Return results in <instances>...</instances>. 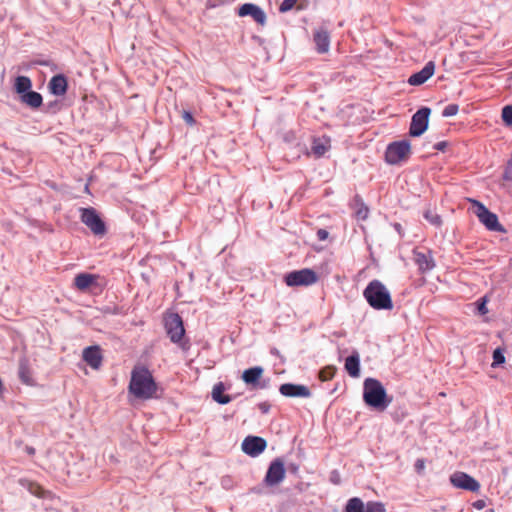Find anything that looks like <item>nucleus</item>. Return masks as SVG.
<instances>
[{
    "instance_id": "nucleus-9",
    "label": "nucleus",
    "mask_w": 512,
    "mask_h": 512,
    "mask_svg": "<svg viewBox=\"0 0 512 512\" xmlns=\"http://www.w3.org/2000/svg\"><path fill=\"white\" fill-rule=\"evenodd\" d=\"M165 329L170 340L174 343H179L185 334L182 318L176 313L165 318Z\"/></svg>"
},
{
    "instance_id": "nucleus-1",
    "label": "nucleus",
    "mask_w": 512,
    "mask_h": 512,
    "mask_svg": "<svg viewBox=\"0 0 512 512\" xmlns=\"http://www.w3.org/2000/svg\"><path fill=\"white\" fill-rule=\"evenodd\" d=\"M157 390V385L151 372L144 366H135L131 372L129 392L138 399H151Z\"/></svg>"
},
{
    "instance_id": "nucleus-32",
    "label": "nucleus",
    "mask_w": 512,
    "mask_h": 512,
    "mask_svg": "<svg viewBox=\"0 0 512 512\" xmlns=\"http://www.w3.org/2000/svg\"><path fill=\"white\" fill-rule=\"evenodd\" d=\"M505 362V356L503 353V350L501 348H497L493 352V362L492 366L496 367L500 364H503Z\"/></svg>"
},
{
    "instance_id": "nucleus-43",
    "label": "nucleus",
    "mask_w": 512,
    "mask_h": 512,
    "mask_svg": "<svg viewBox=\"0 0 512 512\" xmlns=\"http://www.w3.org/2000/svg\"><path fill=\"white\" fill-rule=\"evenodd\" d=\"M25 452H26L28 455L32 456V455H34V454H35V449H34L32 446H26V447H25Z\"/></svg>"
},
{
    "instance_id": "nucleus-3",
    "label": "nucleus",
    "mask_w": 512,
    "mask_h": 512,
    "mask_svg": "<svg viewBox=\"0 0 512 512\" xmlns=\"http://www.w3.org/2000/svg\"><path fill=\"white\" fill-rule=\"evenodd\" d=\"M364 402L379 411H384L391 400L387 398V393L382 383L375 378H367L363 384Z\"/></svg>"
},
{
    "instance_id": "nucleus-7",
    "label": "nucleus",
    "mask_w": 512,
    "mask_h": 512,
    "mask_svg": "<svg viewBox=\"0 0 512 512\" xmlns=\"http://www.w3.org/2000/svg\"><path fill=\"white\" fill-rule=\"evenodd\" d=\"M430 113V108L422 107L412 116L409 128L410 136L419 137L427 130Z\"/></svg>"
},
{
    "instance_id": "nucleus-12",
    "label": "nucleus",
    "mask_w": 512,
    "mask_h": 512,
    "mask_svg": "<svg viewBox=\"0 0 512 512\" xmlns=\"http://www.w3.org/2000/svg\"><path fill=\"white\" fill-rule=\"evenodd\" d=\"M285 477V468L284 463L280 459H275L271 462L266 476H265V483L268 486H275L278 485L280 482L283 481Z\"/></svg>"
},
{
    "instance_id": "nucleus-4",
    "label": "nucleus",
    "mask_w": 512,
    "mask_h": 512,
    "mask_svg": "<svg viewBox=\"0 0 512 512\" xmlns=\"http://www.w3.org/2000/svg\"><path fill=\"white\" fill-rule=\"evenodd\" d=\"M411 155V143L409 140H400L388 144L385 151V161L390 165H401Z\"/></svg>"
},
{
    "instance_id": "nucleus-26",
    "label": "nucleus",
    "mask_w": 512,
    "mask_h": 512,
    "mask_svg": "<svg viewBox=\"0 0 512 512\" xmlns=\"http://www.w3.org/2000/svg\"><path fill=\"white\" fill-rule=\"evenodd\" d=\"M263 371H264L263 368L260 366H255V367L246 369L242 374V380L246 384L255 385L261 378Z\"/></svg>"
},
{
    "instance_id": "nucleus-2",
    "label": "nucleus",
    "mask_w": 512,
    "mask_h": 512,
    "mask_svg": "<svg viewBox=\"0 0 512 512\" xmlns=\"http://www.w3.org/2000/svg\"><path fill=\"white\" fill-rule=\"evenodd\" d=\"M368 304L375 310H391L393 301L389 290L379 280H372L363 291Z\"/></svg>"
},
{
    "instance_id": "nucleus-20",
    "label": "nucleus",
    "mask_w": 512,
    "mask_h": 512,
    "mask_svg": "<svg viewBox=\"0 0 512 512\" xmlns=\"http://www.w3.org/2000/svg\"><path fill=\"white\" fill-rule=\"evenodd\" d=\"M98 279L97 275L89 273H80L74 278V285L80 291H85L92 285L96 284Z\"/></svg>"
},
{
    "instance_id": "nucleus-5",
    "label": "nucleus",
    "mask_w": 512,
    "mask_h": 512,
    "mask_svg": "<svg viewBox=\"0 0 512 512\" xmlns=\"http://www.w3.org/2000/svg\"><path fill=\"white\" fill-rule=\"evenodd\" d=\"M468 202L471 203L472 212L488 230L498 232L504 231L498 221L497 215L490 212L483 203L472 198H468Z\"/></svg>"
},
{
    "instance_id": "nucleus-22",
    "label": "nucleus",
    "mask_w": 512,
    "mask_h": 512,
    "mask_svg": "<svg viewBox=\"0 0 512 512\" xmlns=\"http://www.w3.org/2000/svg\"><path fill=\"white\" fill-rule=\"evenodd\" d=\"M330 147V139L323 136L313 140L311 151L316 157H321L330 149Z\"/></svg>"
},
{
    "instance_id": "nucleus-30",
    "label": "nucleus",
    "mask_w": 512,
    "mask_h": 512,
    "mask_svg": "<svg viewBox=\"0 0 512 512\" xmlns=\"http://www.w3.org/2000/svg\"><path fill=\"white\" fill-rule=\"evenodd\" d=\"M425 219L432 225L439 227L442 224L441 216L431 210H427L424 213Z\"/></svg>"
},
{
    "instance_id": "nucleus-28",
    "label": "nucleus",
    "mask_w": 512,
    "mask_h": 512,
    "mask_svg": "<svg viewBox=\"0 0 512 512\" xmlns=\"http://www.w3.org/2000/svg\"><path fill=\"white\" fill-rule=\"evenodd\" d=\"M32 82L27 76H18L15 79L14 89L19 96L31 90Z\"/></svg>"
},
{
    "instance_id": "nucleus-29",
    "label": "nucleus",
    "mask_w": 512,
    "mask_h": 512,
    "mask_svg": "<svg viewBox=\"0 0 512 512\" xmlns=\"http://www.w3.org/2000/svg\"><path fill=\"white\" fill-rule=\"evenodd\" d=\"M225 387L222 382L217 383L212 390V398L219 404H227L231 401V397L224 395Z\"/></svg>"
},
{
    "instance_id": "nucleus-40",
    "label": "nucleus",
    "mask_w": 512,
    "mask_h": 512,
    "mask_svg": "<svg viewBox=\"0 0 512 512\" xmlns=\"http://www.w3.org/2000/svg\"><path fill=\"white\" fill-rule=\"evenodd\" d=\"M328 231H326L325 229H319L317 231V238L320 240V241H324L328 238Z\"/></svg>"
},
{
    "instance_id": "nucleus-10",
    "label": "nucleus",
    "mask_w": 512,
    "mask_h": 512,
    "mask_svg": "<svg viewBox=\"0 0 512 512\" xmlns=\"http://www.w3.org/2000/svg\"><path fill=\"white\" fill-rule=\"evenodd\" d=\"M385 511H386L385 505L381 502H368L366 504V506H364V503L360 498L354 497L348 501L344 512H385Z\"/></svg>"
},
{
    "instance_id": "nucleus-13",
    "label": "nucleus",
    "mask_w": 512,
    "mask_h": 512,
    "mask_svg": "<svg viewBox=\"0 0 512 512\" xmlns=\"http://www.w3.org/2000/svg\"><path fill=\"white\" fill-rule=\"evenodd\" d=\"M266 446V440L258 436H248L242 442V450L251 457L260 455Z\"/></svg>"
},
{
    "instance_id": "nucleus-35",
    "label": "nucleus",
    "mask_w": 512,
    "mask_h": 512,
    "mask_svg": "<svg viewBox=\"0 0 512 512\" xmlns=\"http://www.w3.org/2000/svg\"><path fill=\"white\" fill-rule=\"evenodd\" d=\"M29 491L32 494L39 496V497H44V495L46 494V491H44V489L42 487H40L39 485L34 484V483L29 484Z\"/></svg>"
},
{
    "instance_id": "nucleus-8",
    "label": "nucleus",
    "mask_w": 512,
    "mask_h": 512,
    "mask_svg": "<svg viewBox=\"0 0 512 512\" xmlns=\"http://www.w3.org/2000/svg\"><path fill=\"white\" fill-rule=\"evenodd\" d=\"M81 221L95 234L104 235L106 227L94 208H81Z\"/></svg>"
},
{
    "instance_id": "nucleus-6",
    "label": "nucleus",
    "mask_w": 512,
    "mask_h": 512,
    "mask_svg": "<svg viewBox=\"0 0 512 512\" xmlns=\"http://www.w3.org/2000/svg\"><path fill=\"white\" fill-rule=\"evenodd\" d=\"M284 281L287 286H310L318 281L316 272L309 268H304L289 272L285 275Z\"/></svg>"
},
{
    "instance_id": "nucleus-11",
    "label": "nucleus",
    "mask_w": 512,
    "mask_h": 512,
    "mask_svg": "<svg viewBox=\"0 0 512 512\" xmlns=\"http://www.w3.org/2000/svg\"><path fill=\"white\" fill-rule=\"evenodd\" d=\"M451 484L460 489L476 492L480 488V484L470 475L464 472H455L450 476Z\"/></svg>"
},
{
    "instance_id": "nucleus-44",
    "label": "nucleus",
    "mask_w": 512,
    "mask_h": 512,
    "mask_svg": "<svg viewBox=\"0 0 512 512\" xmlns=\"http://www.w3.org/2000/svg\"><path fill=\"white\" fill-rule=\"evenodd\" d=\"M331 481L334 482L335 484H338L339 483V479H338V474L336 472H333L332 475H331Z\"/></svg>"
},
{
    "instance_id": "nucleus-16",
    "label": "nucleus",
    "mask_w": 512,
    "mask_h": 512,
    "mask_svg": "<svg viewBox=\"0 0 512 512\" xmlns=\"http://www.w3.org/2000/svg\"><path fill=\"white\" fill-rule=\"evenodd\" d=\"M434 72L435 63L433 61H429L419 72H416L409 77L408 83L412 86L422 85L433 76Z\"/></svg>"
},
{
    "instance_id": "nucleus-24",
    "label": "nucleus",
    "mask_w": 512,
    "mask_h": 512,
    "mask_svg": "<svg viewBox=\"0 0 512 512\" xmlns=\"http://www.w3.org/2000/svg\"><path fill=\"white\" fill-rule=\"evenodd\" d=\"M345 369L347 373L354 378L360 375V358L358 353H353L345 360Z\"/></svg>"
},
{
    "instance_id": "nucleus-36",
    "label": "nucleus",
    "mask_w": 512,
    "mask_h": 512,
    "mask_svg": "<svg viewBox=\"0 0 512 512\" xmlns=\"http://www.w3.org/2000/svg\"><path fill=\"white\" fill-rule=\"evenodd\" d=\"M487 300L486 297H482L477 301V311L481 315H485L488 313V308L486 306Z\"/></svg>"
},
{
    "instance_id": "nucleus-45",
    "label": "nucleus",
    "mask_w": 512,
    "mask_h": 512,
    "mask_svg": "<svg viewBox=\"0 0 512 512\" xmlns=\"http://www.w3.org/2000/svg\"><path fill=\"white\" fill-rule=\"evenodd\" d=\"M436 149L437 150H444V148L446 147V143L445 142H439L436 144Z\"/></svg>"
},
{
    "instance_id": "nucleus-41",
    "label": "nucleus",
    "mask_w": 512,
    "mask_h": 512,
    "mask_svg": "<svg viewBox=\"0 0 512 512\" xmlns=\"http://www.w3.org/2000/svg\"><path fill=\"white\" fill-rule=\"evenodd\" d=\"M473 507L477 510H482L485 507V501L477 500L473 503Z\"/></svg>"
},
{
    "instance_id": "nucleus-18",
    "label": "nucleus",
    "mask_w": 512,
    "mask_h": 512,
    "mask_svg": "<svg viewBox=\"0 0 512 512\" xmlns=\"http://www.w3.org/2000/svg\"><path fill=\"white\" fill-rule=\"evenodd\" d=\"M18 377L20 381L28 386H34L35 381L32 376V370L30 367V362L27 357H21L19 359V367H18Z\"/></svg>"
},
{
    "instance_id": "nucleus-31",
    "label": "nucleus",
    "mask_w": 512,
    "mask_h": 512,
    "mask_svg": "<svg viewBox=\"0 0 512 512\" xmlns=\"http://www.w3.org/2000/svg\"><path fill=\"white\" fill-rule=\"evenodd\" d=\"M336 369L333 366H327L319 372V378L321 381H329L335 375Z\"/></svg>"
},
{
    "instance_id": "nucleus-34",
    "label": "nucleus",
    "mask_w": 512,
    "mask_h": 512,
    "mask_svg": "<svg viewBox=\"0 0 512 512\" xmlns=\"http://www.w3.org/2000/svg\"><path fill=\"white\" fill-rule=\"evenodd\" d=\"M459 111V107L457 104H449L447 105L443 112H442V115L444 117H452V116H455Z\"/></svg>"
},
{
    "instance_id": "nucleus-27",
    "label": "nucleus",
    "mask_w": 512,
    "mask_h": 512,
    "mask_svg": "<svg viewBox=\"0 0 512 512\" xmlns=\"http://www.w3.org/2000/svg\"><path fill=\"white\" fill-rule=\"evenodd\" d=\"M355 216L359 220H366L369 215V208L364 204L359 196H355L352 202Z\"/></svg>"
},
{
    "instance_id": "nucleus-21",
    "label": "nucleus",
    "mask_w": 512,
    "mask_h": 512,
    "mask_svg": "<svg viewBox=\"0 0 512 512\" xmlns=\"http://www.w3.org/2000/svg\"><path fill=\"white\" fill-rule=\"evenodd\" d=\"M314 42L319 53H326L330 47V36L325 30H318L314 33Z\"/></svg>"
},
{
    "instance_id": "nucleus-37",
    "label": "nucleus",
    "mask_w": 512,
    "mask_h": 512,
    "mask_svg": "<svg viewBox=\"0 0 512 512\" xmlns=\"http://www.w3.org/2000/svg\"><path fill=\"white\" fill-rule=\"evenodd\" d=\"M297 0H283V2L280 5V11L281 12H287L290 9L293 8V6L296 4Z\"/></svg>"
},
{
    "instance_id": "nucleus-19",
    "label": "nucleus",
    "mask_w": 512,
    "mask_h": 512,
    "mask_svg": "<svg viewBox=\"0 0 512 512\" xmlns=\"http://www.w3.org/2000/svg\"><path fill=\"white\" fill-rule=\"evenodd\" d=\"M49 90L53 95L63 96L67 91V79L64 75L58 74L51 78Z\"/></svg>"
},
{
    "instance_id": "nucleus-42",
    "label": "nucleus",
    "mask_w": 512,
    "mask_h": 512,
    "mask_svg": "<svg viewBox=\"0 0 512 512\" xmlns=\"http://www.w3.org/2000/svg\"><path fill=\"white\" fill-rule=\"evenodd\" d=\"M269 404L267 403H261L259 404V409L263 412V413H267L269 411Z\"/></svg>"
},
{
    "instance_id": "nucleus-38",
    "label": "nucleus",
    "mask_w": 512,
    "mask_h": 512,
    "mask_svg": "<svg viewBox=\"0 0 512 512\" xmlns=\"http://www.w3.org/2000/svg\"><path fill=\"white\" fill-rule=\"evenodd\" d=\"M182 118L190 126L195 124V119H194L193 115L188 111H183Z\"/></svg>"
},
{
    "instance_id": "nucleus-25",
    "label": "nucleus",
    "mask_w": 512,
    "mask_h": 512,
    "mask_svg": "<svg viewBox=\"0 0 512 512\" xmlns=\"http://www.w3.org/2000/svg\"><path fill=\"white\" fill-rule=\"evenodd\" d=\"M415 262L422 272L430 271L434 268L435 264L431 253H415Z\"/></svg>"
},
{
    "instance_id": "nucleus-23",
    "label": "nucleus",
    "mask_w": 512,
    "mask_h": 512,
    "mask_svg": "<svg viewBox=\"0 0 512 512\" xmlns=\"http://www.w3.org/2000/svg\"><path fill=\"white\" fill-rule=\"evenodd\" d=\"M20 100L23 104L27 105L32 109H37L42 105L43 98L40 93L36 91H28L20 96Z\"/></svg>"
},
{
    "instance_id": "nucleus-14",
    "label": "nucleus",
    "mask_w": 512,
    "mask_h": 512,
    "mask_svg": "<svg viewBox=\"0 0 512 512\" xmlns=\"http://www.w3.org/2000/svg\"><path fill=\"white\" fill-rule=\"evenodd\" d=\"M238 15L241 17L250 16L260 25H264L266 22L264 11L259 6L252 3H245L240 6Z\"/></svg>"
},
{
    "instance_id": "nucleus-39",
    "label": "nucleus",
    "mask_w": 512,
    "mask_h": 512,
    "mask_svg": "<svg viewBox=\"0 0 512 512\" xmlns=\"http://www.w3.org/2000/svg\"><path fill=\"white\" fill-rule=\"evenodd\" d=\"M425 469V461L423 459H417L415 462V470L421 474Z\"/></svg>"
},
{
    "instance_id": "nucleus-33",
    "label": "nucleus",
    "mask_w": 512,
    "mask_h": 512,
    "mask_svg": "<svg viewBox=\"0 0 512 512\" xmlns=\"http://www.w3.org/2000/svg\"><path fill=\"white\" fill-rule=\"evenodd\" d=\"M502 119L508 125H512V105H506L502 111Z\"/></svg>"
},
{
    "instance_id": "nucleus-15",
    "label": "nucleus",
    "mask_w": 512,
    "mask_h": 512,
    "mask_svg": "<svg viewBox=\"0 0 512 512\" xmlns=\"http://www.w3.org/2000/svg\"><path fill=\"white\" fill-rule=\"evenodd\" d=\"M280 393L285 397L309 398L311 391L305 385L285 383L279 388Z\"/></svg>"
},
{
    "instance_id": "nucleus-17",
    "label": "nucleus",
    "mask_w": 512,
    "mask_h": 512,
    "mask_svg": "<svg viewBox=\"0 0 512 512\" xmlns=\"http://www.w3.org/2000/svg\"><path fill=\"white\" fill-rule=\"evenodd\" d=\"M83 360L93 369H99L102 364V355L99 346H89L83 350Z\"/></svg>"
}]
</instances>
